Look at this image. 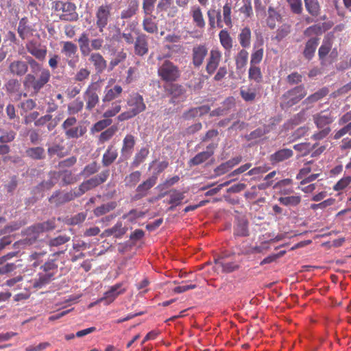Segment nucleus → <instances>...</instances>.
Wrapping results in <instances>:
<instances>
[{
  "label": "nucleus",
  "mask_w": 351,
  "mask_h": 351,
  "mask_svg": "<svg viewBox=\"0 0 351 351\" xmlns=\"http://www.w3.org/2000/svg\"><path fill=\"white\" fill-rule=\"evenodd\" d=\"M39 228L41 233L50 232L56 229V218L53 217L45 221L39 222L36 223Z\"/></svg>",
  "instance_id": "49"
},
{
  "label": "nucleus",
  "mask_w": 351,
  "mask_h": 351,
  "mask_svg": "<svg viewBox=\"0 0 351 351\" xmlns=\"http://www.w3.org/2000/svg\"><path fill=\"white\" fill-rule=\"evenodd\" d=\"M196 287V285L193 283L191 280L180 282L177 281V293L185 292L189 289H195Z\"/></svg>",
  "instance_id": "61"
},
{
  "label": "nucleus",
  "mask_w": 351,
  "mask_h": 351,
  "mask_svg": "<svg viewBox=\"0 0 351 351\" xmlns=\"http://www.w3.org/2000/svg\"><path fill=\"white\" fill-rule=\"evenodd\" d=\"M127 58V53L123 50L119 51L111 58L108 64V71H112L115 66L123 62Z\"/></svg>",
  "instance_id": "39"
},
{
  "label": "nucleus",
  "mask_w": 351,
  "mask_h": 351,
  "mask_svg": "<svg viewBox=\"0 0 351 351\" xmlns=\"http://www.w3.org/2000/svg\"><path fill=\"white\" fill-rule=\"evenodd\" d=\"M134 145V137L132 134L126 135L123 139V145L121 149V156L123 157L124 159H127L130 157Z\"/></svg>",
  "instance_id": "28"
},
{
  "label": "nucleus",
  "mask_w": 351,
  "mask_h": 351,
  "mask_svg": "<svg viewBox=\"0 0 351 351\" xmlns=\"http://www.w3.org/2000/svg\"><path fill=\"white\" fill-rule=\"evenodd\" d=\"M25 48L28 53L36 59L43 61L45 59L47 49L45 45H42L37 40L32 39L27 42Z\"/></svg>",
  "instance_id": "11"
},
{
  "label": "nucleus",
  "mask_w": 351,
  "mask_h": 351,
  "mask_svg": "<svg viewBox=\"0 0 351 351\" xmlns=\"http://www.w3.org/2000/svg\"><path fill=\"white\" fill-rule=\"evenodd\" d=\"M118 156L116 150H112V147H109L102 158V165L104 167H108L114 162Z\"/></svg>",
  "instance_id": "44"
},
{
  "label": "nucleus",
  "mask_w": 351,
  "mask_h": 351,
  "mask_svg": "<svg viewBox=\"0 0 351 351\" xmlns=\"http://www.w3.org/2000/svg\"><path fill=\"white\" fill-rule=\"evenodd\" d=\"M210 108L208 105H203L199 107L193 108L191 109L189 112L188 115L189 117H202L210 111Z\"/></svg>",
  "instance_id": "58"
},
{
  "label": "nucleus",
  "mask_w": 351,
  "mask_h": 351,
  "mask_svg": "<svg viewBox=\"0 0 351 351\" xmlns=\"http://www.w3.org/2000/svg\"><path fill=\"white\" fill-rule=\"evenodd\" d=\"M6 92L9 94L19 93L21 88V83L16 79H10L5 84Z\"/></svg>",
  "instance_id": "55"
},
{
  "label": "nucleus",
  "mask_w": 351,
  "mask_h": 351,
  "mask_svg": "<svg viewBox=\"0 0 351 351\" xmlns=\"http://www.w3.org/2000/svg\"><path fill=\"white\" fill-rule=\"evenodd\" d=\"M332 47V40L328 38H325L318 49L319 60L322 65H326L327 63L331 64L336 60L338 53L336 49L331 51Z\"/></svg>",
  "instance_id": "9"
},
{
  "label": "nucleus",
  "mask_w": 351,
  "mask_h": 351,
  "mask_svg": "<svg viewBox=\"0 0 351 351\" xmlns=\"http://www.w3.org/2000/svg\"><path fill=\"white\" fill-rule=\"evenodd\" d=\"M192 16L196 26L203 28L205 26V21L201 9L199 7H194L192 9Z\"/></svg>",
  "instance_id": "52"
},
{
  "label": "nucleus",
  "mask_w": 351,
  "mask_h": 351,
  "mask_svg": "<svg viewBox=\"0 0 351 351\" xmlns=\"http://www.w3.org/2000/svg\"><path fill=\"white\" fill-rule=\"evenodd\" d=\"M28 66L30 73L25 75L23 84L26 89L37 94L50 80L51 73L48 69L43 67L32 57L27 56L25 61L16 60L11 62L8 70L12 75L21 77L27 73Z\"/></svg>",
  "instance_id": "1"
},
{
  "label": "nucleus",
  "mask_w": 351,
  "mask_h": 351,
  "mask_svg": "<svg viewBox=\"0 0 351 351\" xmlns=\"http://www.w3.org/2000/svg\"><path fill=\"white\" fill-rule=\"evenodd\" d=\"M52 9L57 12L59 19L65 21H77L79 19L76 5L69 1H56L52 3Z\"/></svg>",
  "instance_id": "3"
},
{
  "label": "nucleus",
  "mask_w": 351,
  "mask_h": 351,
  "mask_svg": "<svg viewBox=\"0 0 351 351\" xmlns=\"http://www.w3.org/2000/svg\"><path fill=\"white\" fill-rule=\"evenodd\" d=\"M234 235L237 237H247L249 235L248 222L245 219L238 221L234 228Z\"/></svg>",
  "instance_id": "36"
},
{
  "label": "nucleus",
  "mask_w": 351,
  "mask_h": 351,
  "mask_svg": "<svg viewBox=\"0 0 351 351\" xmlns=\"http://www.w3.org/2000/svg\"><path fill=\"white\" fill-rule=\"evenodd\" d=\"M158 75L164 82V88L167 93L171 95L170 101L173 103L176 90V66L169 60H165L158 69Z\"/></svg>",
  "instance_id": "2"
},
{
  "label": "nucleus",
  "mask_w": 351,
  "mask_h": 351,
  "mask_svg": "<svg viewBox=\"0 0 351 351\" xmlns=\"http://www.w3.org/2000/svg\"><path fill=\"white\" fill-rule=\"evenodd\" d=\"M143 28L149 34H155L158 31V25L152 17L145 16L143 21Z\"/></svg>",
  "instance_id": "45"
},
{
  "label": "nucleus",
  "mask_w": 351,
  "mask_h": 351,
  "mask_svg": "<svg viewBox=\"0 0 351 351\" xmlns=\"http://www.w3.org/2000/svg\"><path fill=\"white\" fill-rule=\"evenodd\" d=\"M282 20L281 14L276 10L273 7L268 8V16L267 19V26L273 29L276 26V22H280Z\"/></svg>",
  "instance_id": "32"
},
{
  "label": "nucleus",
  "mask_w": 351,
  "mask_h": 351,
  "mask_svg": "<svg viewBox=\"0 0 351 351\" xmlns=\"http://www.w3.org/2000/svg\"><path fill=\"white\" fill-rule=\"evenodd\" d=\"M112 3H104L98 6L95 11V25L99 32L103 34L111 20L112 13Z\"/></svg>",
  "instance_id": "6"
},
{
  "label": "nucleus",
  "mask_w": 351,
  "mask_h": 351,
  "mask_svg": "<svg viewBox=\"0 0 351 351\" xmlns=\"http://www.w3.org/2000/svg\"><path fill=\"white\" fill-rule=\"evenodd\" d=\"M23 234L25 237L21 240V243L25 245H31L34 244L38 240L40 235L42 233L37 225L34 223L27 228L23 232Z\"/></svg>",
  "instance_id": "18"
},
{
  "label": "nucleus",
  "mask_w": 351,
  "mask_h": 351,
  "mask_svg": "<svg viewBox=\"0 0 351 351\" xmlns=\"http://www.w3.org/2000/svg\"><path fill=\"white\" fill-rule=\"evenodd\" d=\"M109 169H106L102 171L99 174L84 181L78 187L75 188L77 195L80 197L86 192L105 182L109 177Z\"/></svg>",
  "instance_id": "7"
},
{
  "label": "nucleus",
  "mask_w": 351,
  "mask_h": 351,
  "mask_svg": "<svg viewBox=\"0 0 351 351\" xmlns=\"http://www.w3.org/2000/svg\"><path fill=\"white\" fill-rule=\"evenodd\" d=\"M217 145L215 144H210L207 146L206 150L202 152L195 155L191 160V163L193 165H198L207 160L214 154V150Z\"/></svg>",
  "instance_id": "23"
},
{
  "label": "nucleus",
  "mask_w": 351,
  "mask_h": 351,
  "mask_svg": "<svg viewBox=\"0 0 351 351\" xmlns=\"http://www.w3.org/2000/svg\"><path fill=\"white\" fill-rule=\"evenodd\" d=\"M156 176H152L140 184L136 189L132 201H138L147 195L149 191L156 184Z\"/></svg>",
  "instance_id": "12"
},
{
  "label": "nucleus",
  "mask_w": 351,
  "mask_h": 351,
  "mask_svg": "<svg viewBox=\"0 0 351 351\" xmlns=\"http://www.w3.org/2000/svg\"><path fill=\"white\" fill-rule=\"evenodd\" d=\"M22 226V223L18 221H12L0 229V236L9 234L18 230Z\"/></svg>",
  "instance_id": "57"
},
{
  "label": "nucleus",
  "mask_w": 351,
  "mask_h": 351,
  "mask_svg": "<svg viewBox=\"0 0 351 351\" xmlns=\"http://www.w3.org/2000/svg\"><path fill=\"white\" fill-rule=\"evenodd\" d=\"M64 147L63 145L58 143H52L48 146L47 154L51 158L57 156L58 158H62L66 155V153H64Z\"/></svg>",
  "instance_id": "40"
},
{
  "label": "nucleus",
  "mask_w": 351,
  "mask_h": 351,
  "mask_svg": "<svg viewBox=\"0 0 351 351\" xmlns=\"http://www.w3.org/2000/svg\"><path fill=\"white\" fill-rule=\"evenodd\" d=\"M278 201L280 204L286 206H296L301 202V197L299 195L280 197Z\"/></svg>",
  "instance_id": "51"
},
{
  "label": "nucleus",
  "mask_w": 351,
  "mask_h": 351,
  "mask_svg": "<svg viewBox=\"0 0 351 351\" xmlns=\"http://www.w3.org/2000/svg\"><path fill=\"white\" fill-rule=\"evenodd\" d=\"M121 287L122 284L121 283L111 287L110 289L104 293V296L101 298L99 301L105 302L106 304L112 302L119 295L124 292L125 289H121Z\"/></svg>",
  "instance_id": "24"
},
{
  "label": "nucleus",
  "mask_w": 351,
  "mask_h": 351,
  "mask_svg": "<svg viewBox=\"0 0 351 351\" xmlns=\"http://www.w3.org/2000/svg\"><path fill=\"white\" fill-rule=\"evenodd\" d=\"M141 172L135 171L126 176L124 178V183L126 187H134L141 180Z\"/></svg>",
  "instance_id": "43"
},
{
  "label": "nucleus",
  "mask_w": 351,
  "mask_h": 351,
  "mask_svg": "<svg viewBox=\"0 0 351 351\" xmlns=\"http://www.w3.org/2000/svg\"><path fill=\"white\" fill-rule=\"evenodd\" d=\"M290 10L295 14H301L303 11L302 0H286Z\"/></svg>",
  "instance_id": "60"
},
{
  "label": "nucleus",
  "mask_w": 351,
  "mask_h": 351,
  "mask_svg": "<svg viewBox=\"0 0 351 351\" xmlns=\"http://www.w3.org/2000/svg\"><path fill=\"white\" fill-rule=\"evenodd\" d=\"M248 52L245 49H241L235 56V64L237 69L241 70L245 67L248 60Z\"/></svg>",
  "instance_id": "41"
},
{
  "label": "nucleus",
  "mask_w": 351,
  "mask_h": 351,
  "mask_svg": "<svg viewBox=\"0 0 351 351\" xmlns=\"http://www.w3.org/2000/svg\"><path fill=\"white\" fill-rule=\"evenodd\" d=\"M263 53H264V50H263V47H261L260 49L254 50L251 54L250 64H252V66H253V65H256V64H259L263 60Z\"/></svg>",
  "instance_id": "63"
},
{
  "label": "nucleus",
  "mask_w": 351,
  "mask_h": 351,
  "mask_svg": "<svg viewBox=\"0 0 351 351\" xmlns=\"http://www.w3.org/2000/svg\"><path fill=\"white\" fill-rule=\"evenodd\" d=\"M49 179L47 180H44L41 182L38 186H37L38 189L40 191L49 190L51 189L56 184V180H58V172L56 171H50L49 173Z\"/></svg>",
  "instance_id": "37"
},
{
  "label": "nucleus",
  "mask_w": 351,
  "mask_h": 351,
  "mask_svg": "<svg viewBox=\"0 0 351 351\" xmlns=\"http://www.w3.org/2000/svg\"><path fill=\"white\" fill-rule=\"evenodd\" d=\"M231 9V5L228 3L223 7V20L224 23L229 27L232 26Z\"/></svg>",
  "instance_id": "62"
},
{
  "label": "nucleus",
  "mask_w": 351,
  "mask_h": 351,
  "mask_svg": "<svg viewBox=\"0 0 351 351\" xmlns=\"http://www.w3.org/2000/svg\"><path fill=\"white\" fill-rule=\"evenodd\" d=\"M208 55V48L204 45H196L192 49V63L195 68L201 66Z\"/></svg>",
  "instance_id": "16"
},
{
  "label": "nucleus",
  "mask_w": 351,
  "mask_h": 351,
  "mask_svg": "<svg viewBox=\"0 0 351 351\" xmlns=\"http://www.w3.org/2000/svg\"><path fill=\"white\" fill-rule=\"evenodd\" d=\"M219 38L222 47L226 49V51L230 52L232 48V38L228 30L222 29L220 31L219 34Z\"/></svg>",
  "instance_id": "35"
},
{
  "label": "nucleus",
  "mask_w": 351,
  "mask_h": 351,
  "mask_svg": "<svg viewBox=\"0 0 351 351\" xmlns=\"http://www.w3.org/2000/svg\"><path fill=\"white\" fill-rule=\"evenodd\" d=\"M291 32V25L288 23H284L277 29L274 39L280 42L286 38Z\"/></svg>",
  "instance_id": "47"
},
{
  "label": "nucleus",
  "mask_w": 351,
  "mask_h": 351,
  "mask_svg": "<svg viewBox=\"0 0 351 351\" xmlns=\"http://www.w3.org/2000/svg\"><path fill=\"white\" fill-rule=\"evenodd\" d=\"M149 154L147 148H141V150L135 155L133 162L131 163V167L133 168L138 167L146 158Z\"/></svg>",
  "instance_id": "53"
},
{
  "label": "nucleus",
  "mask_w": 351,
  "mask_h": 351,
  "mask_svg": "<svg viewBox=\"0 0 351 351\" xmlns=\"http://www.w3.org/2000/svg\"><path fill=\"white\" fill-rule=\"evenodd\" d=\"M149 36L143 33H138L134 43V53L138 56H143L148 53Z\"/></svg>",
  "instance_id": "15"
},
{
  "label": "nucleus",
  "mask_w": 351,
  "mask_h": 351,
  "mask_svg": "<svg viewBox=\"0 0 351 351\" xmlns=\"http://www.w3.org/2000/svg\"><path fill=\"white\" fill-rule=\"evenodd\" d=\"M25 153L27 156L33 160H43L45 158V149L41 147L28 148Z\"/></svg>",
  "instance_id": "42"
},
{
  "label": "nucleus",
  "mask_w": 351,
  "mask_h": 351,
  "mask_svg": "<svg viewBox=\"0 0 351 351\" xmlns=\"http://www.w3.org/2000/svg\"><path fill=\"white\" fill-rule=\"evenodd\" d=\"M318 45L319 38L315 37L311 38L306 41L303 51V56L305 59L308 60H312Z\"/></svg>",
  "instance_id": "25"
},
{
  "label": "nucleus",
  "mask_w": 351,
  "mask_h": 351,
  "mask_svg": "<svg viewBox=\"0 0 351 351\" xmlns=\"http://www.w3.org/2000/svg\"><path fill=\"white\" fill-rule=\"evenodd\" d=\"M293 156V152L291 149H281L269 156V161L271 165H275L279 162H283Z\"/></svg>",
  "instance_id": "22"
},
{
  "label": "nucleus",
  "mask_w": 351,
  "mask_h": 351,
  "mask_svg": "<svg viewBox=\"0 0 351 351\" xmlns=\"http://www.w3.org/2000/svg\"><path fill=\"white\" fill-rule=\"evenodd\" d=\"M61 176L62 181L64 185L73 184L76 182V179L69 170H63L58 173V177Z\"/></svg>",
  "instance_id": "59"
},
{
  "label": "nucleus",
  "mask_w": 351,
  "mask_h": 351,
  "mask_svg": "<svg viewBox=\"0 0 351 351\" xmlns=\"http://www.w3.org/2000/svg\"><path fill=\"white\" fill-rule=\"evenodd\" d=\"M79 197L75 189L69 192L62 193L60 191H56L53 195L49 198V202L51 204H55L56 206H59L63 204L69 202L74 199Z\"/></svg>",
  "instance_id": "13"
},
{
  "label": "nucleus",
  "mask_w": 351,
  "mask_h": 351,
  "mask_svg": "<svg viewBox=\"0 0 351 351\" xmlns=\"http://www.w3.org/2000/svg\"><path fill=\"white\" fill-rule=\"evenodd\" d=\"M328 93V89L326 87L322 88L315 92V93L309 95L308 97H306L302 102L304 105L309 106L313 104V103L320 100L325 96H326Z\"/></svg>",
  "instance_id": "33"
},
{
  "label": "nucleus",
  "mask_w": 351,
  "mask_h": 351,
  "mask_svg": "<svg viewBox=\"0 0 351 351\" xmlns=\"http://www.w3.org/2000/svg\"><path fill=\"white\" fill-rule=\"evenodd\" d=\"M351 183V176H347L340 179L334 186L335 191H339L346 189Z\"/></svg>",
  "instance_id": "64"
},
{
  "label": "nucleus",
  "mask_w": 351,
  "mask_h": 351,
  "mask_svg": "<svg viewBox=\"0 0 351 351\" xmlns=\"http://www.w3.org/2000/svg\"><path fill=\"white\" fill-rule=\"evenodd\" d=\"M129 110L120 114L117 119L119 121L130 119L145 110V104L141 95L136 94L127 102Z\"/></svg>",
  "instance_id": "5"
},
{
  "label": "nucleus",
  "mask_w": 351,
  "mask_h": 351,
  "mask_svg": "<svg viewBox=\"0 0 351 351\" xmlns=\"http://www.w3.org/2000/svg\"><path fill=\"white\" fill-rule=\"evenodd\" d=\"M86 132V128L82 126L71 128L64 132L67 138H78L82 136Z\"/></svg>",
  "instance_id": "50"
},
{
  "label": "nucleus",
  "mask_w": 351,
  "mask_h": 351,
  "mask_svg": "<svg viewBox=\"0 0 351 351\" xmlns=\"http://www.w3.org/2000/svg\"><path fill=\"white\" fill-rule=\"evenodd\" d=\"M215 263L221 267L222 271L225 273H230L239 269L240 263L237 261H229L228 256H221L215 259Z\"/></svg>",
  "instance_id": "20"
},
{
  "label": "nucleus",
  "mask_w": 351,
  "mask_h": 351,
  "mask_svg": "<svg viewBox=\"0 0 351 351\" xmlns=\"http://www.w3.org/2000/svg\"><path fill=\"white\" fill-rule=\"evenodd\" d=\"M55 273H40L38 278L34 279L33 286L34 288H42L50 283L53 279Z\"/></svg>",
  "instance_id": "30"
},
{
  "label": "nucleus",
  "mask_w": 351,
  "mask_h": 351,
  "mask_svg": "<svg viewBox=\"0 0 351 351\" xmlns=\"http://www.w3.org/2000/svg\"><path fill=\"white\" fill-rule=\"evenodd\" d=\"M251 37L252 33L250 27H245L241 29L238 38L241 46L243 49L248 48L250 46Z\"/></svg>",
  "instance_id": "34"
},
{
  "label": "nucleus",
  "mask_w": 351,
  "mask_h": 351,
  "mask_svg": "<svg viewBox=\"0 0 351 351\" xmlns=\"http://www.w3.org/2000/svg\"><path fill=\"white\" fill-rule=\"evenodd\" d=\"M139 8L138 0H130L128 2L127 8L121 12L120 17L121 19H129L134 16Z\"/></svg>",
  "instance_id": "26"
},
{
  "label": "nucleus",
  "mask_w": 351,
  "mask_h": 351,
  "mask_svg": "<svg viewBox=\"0 0 351 351\" xmlns=\"http://www.w3.org/2000/svg\"><path fill=\"white\" fill-rule=\"evenodd\" d=\"M313 122L317 128H324L330 127V125L334 121L335 117L332 112L329 110H323L313 116Z\"/></svg>",
  "instance_id": "14"
},
{
  "label": "nucleus",
  "mask_w": 351,
  "mask_h": 351,
  "mask_svg": "<svg viewBox=\"0 0 351 351\" xmlns=\"http://www.w3.org/2000/svg\"><path fill=\"white\" fill-rule=\"evenodd\" d=\"M117 206L115 202H110L97 206L94 209V214L97 217L104 215L110 211L114 210Z\"/></svg>",
  "instance_id": "46"
},
{
  "label": "nucleus",
  "mask_w": 351,
  "mask_h": 351,
  "mask_svg": "<svg viewBox=\"0 0 351 351\" xmlns=\"http://www.w3.org/2000/svg\"><path fill=\"white\" fill-rule=\"evenodd\" d=\"M97 86L90 85L84 93V100L86 102V109L93 110L99 102V96L97 93Z\"/></svg>",
  "instance_id": "19"
},
{
  "label": "nucleus",
  "mask_w": 351,
  "mask_h": 351,
  "mask_svg": "<svg viewBox=\"0 0 351 351\" xmlns=\"http://www.w3.org/2000/svg\"><path fill=\"white\" fill-rule=\"evenodd\" d=\"M221 60V53L219 49H212L206 66V71L209 75L215 73Z\"/></svg>",
  "instance_id": "21"
},
{
  "label": "nucleus",
  "mask_w": 351,
  "mask_h": 351,
  "mask_svg": "<svg viewBox=\"0 0 351 351\" xmlns=\"http://www.w3.org/2000/svg\"><path fill=\"white\" fill-rule=\"evenodd\" d=\"M306 12L312 17H317L321 14V5L319 0H304Z\"/></svg>",
  "instance_id": "29"
},
{
  "label": "nucleus",
  "mask_w": 351,
  "mask_h": 351,
  "mask_svg": "<svg viewBox=\"0 0 351 351\" xmlns=\"http://www.w3.org/2000/svg\"><path fill=\"white\" fill-rule=\"evenodd\" d=\"M248 77L250 80H253L256 83H261L263 81V75L261 68L256 65L250 64L248 71Z\"/></svg>",
  "instance_id": "48"
},
{
  "label": "nucleus",
  "mask_w": 351,
  "mask_h": 351,
  "mask_svg": "<svg viewBox=\"0 0 351 351\" xmlns=\"http://www.w3.org/2000/svg\"><path fill=\"white\" fill-rule=\"evenodd\" d=\"M307 93L304 85L297 86L287 92L281 97L280 107L282 109L290 108L299 103Z\"/></svg>",
  "instance_id": "4"
},
{
  "label": "nucleus",
  "mask_w": 351,
  "mask_h": 351,
  "mask_svg": "<svg viewBox=\"0 0 351 351\" xmlns=\"http://www.w3.org/2000/svg\"><path fill=\"white\" fill-rule=\"evenodd\" d=\"M71 237L66 234L59 235L54 238H51L47 241V245L49 247H58L70 241Z\"/></svg>",
  "instance_id": "54"
},
{
  "label": "nucleus",
  "mask_w": 351,
  "mask_h": 351,
  "mask_svg": "<svg viewBox=\"0 0 351 351\" xmlns=\"http://www.w3.org/2000/svg\"><path fill=\"white\" fill-rule=\"evenodd\" d=\"M99 167L97 162L93 161V162L85 166L84 169L81 171L80 175L84 178H88L91 175H93L98 172Z\"/></svg>",
  "instance_id": "56"
},
{
  "label": "nucleus",
  "mask_w": 351,
  "mask_h": 351,
  "mask_svg": "<svg viewBox=\"0 0 351 351\" xmlns=\"http://www.w3.org/2000/svg\"><path fill=\"white\" fill-rule=\"evenodd\" d=\"M77 43L82 56L83 57L88 56L91 52V49H90V40L88 34L86 32L82 33L77 39Z\"/></svg>",
  "instance_id": "27"
},
{
  "label": "nucleus",
  "mask_w": 351,
  "mask_h": 351,
  "mask_svg": "<svg viewBox=\"0 0 351 351\" xmlns=\"http://www.w3.org/2000/svg\"><path fill=\"white\" fill-rule=\"evenodd\" d=\"M88 61L94 67L97 74L102 73L107 68V61L99 52H90L88 54Z\"/></svg>",
  "instance_id": "17"
},
{
  "label": "nucleus",
  "mask_w": 351,
  "mask_h": 351,
  "mask_svg": "<svg viewBox=\"0 0 351 351\" xmlns=\"http://www.w3.org/2000/svg\"><path fill=\"white\" fill-rule=\"evenodd\" d=\"M62 44L61 53L64 55L68 66L75 69L79 62L77 45L71 41L62 42Z\"/></svg>",
  "instance_id": "10"
},
{
  "label": "nucleus",
  "mask_w": 351,
  "mask_h": 351,
  "mask_svg": "<svg viewBox=\"0 0 351 351\" xmlns=\"http://www.w3.org/2000/svg\"><path fill=\"white\" fill-rule=\"evenodd\" d=\"M240 95L245 101L251 102L255 100L257 93L254 88L242 86L240 88Z\"/></svg>",
  "instance_id": "38"
},
{
  "label": "nucleus",
  "mask_w": 351,
  "mask_h": 351,
  "mask_svg": "<svg viewBox=\"0 0 351 351\" xmlns=\"http://www.w3.org/2000/svg\"><path fill=\"white\" fill-rule=\"evenodd\" d=\"M109 169H106L102 171L99 174L84 181L78 187L75 188L77 195L80 197L86 192L105 182L109 177Z\"/></svg>",
  "instance_id": "8"
},
{
  "label": "nucleus",
  "mask_w": 351,
  "mask_h": 351,
  "mask_svg": "<svg viewBox=\"0 0 351 351\" xmlns=\"http://www.w3.org/2000/svg\"><path fill=\"white\" fill-rule=\"evenodd\" d=\"M123 91L122 87L119 85H115L110 88H106L104 96L102 99L104 102H109L118 98Z\"/></svg>",
  "instance_id": "31"
}]
</instances>
